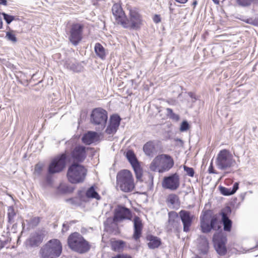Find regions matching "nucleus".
I'll return each instance as SVG.
<instances>
[{
  "label": "nucleus",
  "instance_id": "1",
  "mask_svg": "<svg viewBox=\"0 0 258 258\" xmlns=\"http://www.w3.org/2000/svg\"><path fill=\"white\" fill-rule=\"evenodd\" d=\"M70 161L71 158L66 151L52 159L48 164L45 176V181L47 184L51 185L53 183V175L62 172L66 168L67 163Z\"/></svg>",
  "mask_w": 258,
  "mask_h": 258
},
{
  "label": "nucleus",
  "instance_id": "2",
  "mask_svg": "<svg viewBox=\"0 0 258 258\" xmlns=\"http://www.w3.org/2000/svg\"><path fill=\"white\" fill-rule=\"evenodd\" d=\"M68 244L71 250L80 254L85 253L91 248L89 242L80 233L77 232L69 236Z\"/></svg>",
  "mask_w": 258,
  "mask_h": 258
},
{
  "label": "nucleus",
  "instance_id": "3",
  "mask_svg": "<svg viewBox=\"0 0 258 258\" xmlns=\"http://www.w3.org/2000/svg\"><path fill=\"white\" fill-rule=\"evenodd\" d=\"M62 244L59 240L52 239L48 241L40 249L41 258H57L62 253Z\"/></svg>",
  "mask_w": 258,
  "mask_h": 258
},
{
  "label": "nucleus",
  "instance_id": "4",
  "mask_svg": "<svg viewBox=\"0 0 258 258\" xmlns=\"http://www.w3.org/2000/svg\"><path fill=\"white\" fill-rule=\"evenodd\" d=\"M172 157L168 154L157 155L151 162L150 169L153 171L163 173L169 171L174 166Z\"/></svg>",
  "mask_w": 258,
  "mask_h": 258
},
{
  "label": "nucleus",
  "instance_id": "5",
  "mask_svg": "<svg viewBox=\"0 0 258 258\" xmlns=\"http://www.w3.org/2000/svg\"><path fill=\"white\" fill-rule=\"evenodd\" d=\"M87 175V170L83 165L73 163L69 166L67 171L68 180L73 184L82 183Z\"/></svg>",
  "mask_w": 258,
  "mask_h": 258
},
{
  "label": "nucleus",
  "instance_id": "6",
  "mask_svg": "<svg viewBox=\"0 0 258 258\" xmlns=\"http://www.w3.org/2000/svg\"><path fill=\"white\" fill-rule=\"evenodd\" d=\"M116 184L121 190L125 192L132 191L135 188L132 172L127 169L119 171L116 175Z\"/></svg>",
  "mask_w": 258,
  "mask_h": 258
},
{
  "label": "nucleus",
  "instance_id": "7",
  "mask_svg": "<svg viewBox=\"0 0 258 258\" xmlns=\"http://www.w3.org/2000/svg\"><path fill=\"white\" fill-rule=\"evenodd\" d=\"M200 226L202 232L204 233H209L212 229L218 230L221 228L217 216L209 211L201 216Z\"/></svg>",
  "mask_w": 258,
  "mask_h": 258
},
{
  "label": "nucleus",
  "instance_id": "8",
  "mask_svg": "<svg viewBox=\"0 0 258 258\" xmlns=\"http://www.w3.org/2000/svg\"><path fill=\"white\" fill-rule=\"evenodd\" d=\"M235 164V160L229 150L223 149L218 154L216 159V164L219 169L228 170L233 167Z\"/></svg>",
  "mask_w": 258,
  "mask_h": 258
},
{
  "label": "nucleus",
  "instance_id": "9",
  "mask_svg": "<svg viewBox=\"0 0 258 258\" xmlns=\"http://www.w3.org/2000/svg\"><path fill=\"white\" fill-rule=\"evenodd\" d=\"M108 119V113L105 109L98 107L92 110L90 115V122L99 126V129L103 130L106 126Z\"/></svg>",
  "mask_w": 258,
  "mask_h": 258
},
{
  "label": "nucleus",
  "instance_id": "10",
  "mask_svg": "<svg viewBox=\"0 0 258 258\" xmlns=\"http://www.w3.org/2000/svg\"><path fill=\"white\" fill-rule=\"evenodd\" d=\"M130 18L126 17L124 20V24L123 27L131 30H137L139 29L142 24L141 15L136 8L131 9L129 13Z\"/></svg>",
  "mask_w": 258,
  "mask_h": 258
},
{
  "label": "nucleus",
  "instance_id": "11",
  "mask_svg": "<svg viewBox=\"0 0 258 258\" xmlns=\"http://www.w3.org/2000/svg\"><path fill=\"white\" fill-rule=\"evenodd\" d=\"M124 155L128 162L132 165L138 180H140L143 176V169L140 162L133 150H128L124 152Z\"/></svg>",
  "mask_w": 258,
  "mask_h": 258
},
{
  "label": "nucleus",
  "instance_id": "12",
  "mask_svg": "<svg viewBox=\"0 0 258 258\" xmlns=\"http://www.w3.org/2000/svg\"><path fill=\"white\" fill-rule=\"evenodd\" d=\"M84 26L80 23H73L70 28L69 41L74 46H77L82 39Z\"/></svg>",
  "mask_w": 258,
  "mask_h": 258
},
{
  "label": "nucleus",
  "instance_id": "13",
  "mask_svg": "<svg viewBox=\"0 0 258 258\" xmlns=\"http://www.w3.org/2000/svg\"><path fill=\"white\" fill-rule=\"evenodd\" d=\"M180 185V178L179 175L175 173L168 176L164 177L162 181V186L165 189L171 190H176Z\"/></svg>",
  "mask_w": 258,
  "mask_h": 258
},
{
  "label": "nucleus",
  "instance_id": "14",
  "mask_svg": "<svg viewBox=\"0 0 258 258\" xmlns=\"http://www.w3.org/2000/svg\"><path fill=\"white\" fill-rule=\"evenodd\" d=\"M71 157L73 163H82L87 157L86 148L82 145L76 146L71 152Z\"/></svg>",
  "mask_w": 258,
  "mask_h": 258
},
{
  "label": "nucleus",
  "instance_id": "15",
  "mask_svg": "<svg viewBox=\"0 0 258 258\" xmlns=\"http://www.w3.org/2000/svg\"><path fill=\"white\" fill-rule=\"evenodd\" d=\"M113 217L115 220L120 222L125 219L131 220L132 218V211L125 206L119 205L114 209Z\"/></svg>",
  "mask_w": 258,
  "mask_h": 258
},
{
  "label": "nucleus",
  "instance_id": "16",
  "mask_svg": "<svg viewBox=\"0 0 258 258\" xmlns=\"http://www.w3.org/2000/svg\"><path fill=\"white\" fill-rule=\"evenodd\" d=\"M168 220L167 228L168 230L178 231L181 228L179 214L175 211L168 213Z\"/></svg>",
  "mask_w": 258,
  "mask_h": 258
},
{
  "label": "nucleus",
  "instance_id": "17",
  "mask_svg": "<svg viewBox=\"0 0 258 258\" xmlns=\"http://www.w3.org/2000/svg\"><path fill=\"white\" fill-rule=\"evenodd\" d=\"M121 120V117L117 114H113L111 115L109 124L105 130V133L108 135L115 134L120 124Z\"/></svg>",
  "mask_w": 258,
  "mask_h": 258
},
{
  "label": "nucleus",
  "instance_id": "18",
  "mask_svg": "<svg viewBox=\"0 0 258 258\" xmlns=\"http://www.w3.org/2000/svg\"><path fill=\"white\" fill-rule=\"evenodd\" d=\"M178 214L183 224V231L188 232L192 224L193 216L191 215L189 211L183 210H181Z\"/></svg>",
  "mask_w": 258,
  "mask_h": 258
},
{
  "label": "nucleus",
  "instance_id": "19",
  "mask_svg": "<svg viewBox=\"0 0 258 258\" xmlns=\"http://www.w3.org/2000/svg\"><path fill=\"white\" fill-rule=\"evenodd\" d=\"M112 12L117 23L123 27L126 16L120 5L114 4L112 7Z\"/></svg>",
  "mask_w": 258,
  "mask_h": 258
},
{
  "label": "nucleus",
  "instance_id": "20",
  "mask_svg": "<svg viewBox=\"0 0 258 258\" xmlns=\"http://www.w3.org/2000/svg\"><path fill=\"white\" fill-rule=\"evenodd\" d=\"M119 221L114 219V217H109L104 222V230L107 232L117 234L119 233V230L117 223Z\"/></svg>",
  "mask_w": 258,
  "mask_h": 258
},
{
  "label": "nucleus",
  "instance_id": "21",
  "mask_svg": "<svg viewBox=\"0 0 258 258\" xmlns=\"http://www.w3.org/2000/svg\"><path fill=\"white\" fill-rule=\"evenodd\" d=\"M63 67L74 73H80L83 71V66L75 59L67 58L63 60Z\"/></svg>",
  "mask_w": 258,
  "mask_h": 258
},
{
  "label": "nucleus",
  "instance_id": "22",
  "mask_svg": "<svg viewBox=\"0 0 258 258\" xmlns=\"http://www.w3.org/2000/svg\"><path fill=\"white\" fill-rule=\"evenodd\" d=\"M43 238L44 235L42 233L36 231L31 233L27 242L30 247H37L42 242Z\"/></svg>",
  "mask_w": 258,
  "mask_h": 258
},
{
  "label": "nucleus",
  "instance_id": "23",
  "mask_svg": "<svg viewBox=\"0 0 258 258\" xmlns=\"http://www.w3.org/2000/svg\"><path fill=\"white\" fill-rule=\"evenodd\" d=\"M134 223V233L133 238L137 241L141 236L143 229V224L141 219L135 216L133 219Z\"/></svg>",
  "mask_w": 258,
  "mask_h": 258
},
{
  "label": "nucleus",
  "instance_id": "24",
  "mask_svg": "<svg viewBox=\"0 0 258 258\" xmlns=\"http://www.w3.org/2000/svg\"><path fill=\"white\" fill-rule=\"evenodd\" d=\"M161 150L159 142L150 141L146 143V155L153 157Z\"/></svg>",
  "mask_w": 258,
  "mask_h": 258
},
{
  "label": "nucleus",
  "instance_id": "25",
  "mask_svg": "<svg viewBox=\"0 0 258 258\" xmlns=\"http://www.w3.org/2000/svg\"><path fill=\"white\" fill-rule=\"evenodd\" d=\"M99 140V136L97 133L93 131H89L82 137V141L87 145H90L97 142Z\"/></svg>",
  "mask_w": 258,
  "mask_h": 258
},
{
  "label": "nucleus",
  "instance_id": "26",
  "mask_svg": "<svg viewBox=\"0 0 258 258\" xmlns=\"http://www.w3.org/2000/svg\"><path fill=\"white\" fill-rule=\"evenodd\" d=\"M146 240L148 241V246L150 249L158 248L161 244V239L157 236L148 235L146 236Z\"/></svg>",
  "mask_w": 258,
  "mask_h": 258
},
{
  "label": "nucleus",
  "instance_id": "27",
  "mask_svg": "<svg viewBox=\"0 0 258 258\" xmlns=\"http://www.w3.org/2000/svg\"><path fill=\"white\" fill-rule=\"evenodd\" d=\"M198 245V249L201 254H206L209 250V243L205 236L200 237Z\"/></svg>",
  "mask_w": 258,
  "mask_h": 258
},
{
  "label": "nucleus",
  "instance_id": "28",
  "mask_svg": "<svg viewBox=\"0 0 258 258\" xmlns=\"http://www.w3.org/2000/svg\"><path fill=\"white\" fill-rule=\"evenodd\" d=\"M94 51L96 55L101 59L104 60L106 58V54L105 48L99 43H96L94 46Z\"/></svg>",
  "mask_w": 258,
  "mask_h": 258
},
{
  "label": "nucleus",
  "instance_id": "29",
  "mask_svg": "<svg viewBox=\"0 0 258 258\" xmlns=\"http://www.w3.org/2000/svg\"><path fill=\"white\" fill-rule=\"evenodd\" d=\"M239 184L238 182H235L232 188H227L223 186H220L219 189L221 193L224 196H230L234 194L238 189Z\"/></svg>",
  "mask_w": 258,
  "mask_h": 258
},
{
  "label": "nucleus",
  "instance_id": "30",
  "mask_svg": "<svg viewBox=\"0 0 258 258\" xmlns=\"http://www.w3.org/2000/svg\"><path fill=\"white\" fill-rule=\"evenodd\" d=\"M86 197L89 199H95L97 200L101 199V197L96 191L94 185L91 186L86 191Z\"/></svg>",
  "mask_w": 258,
  "mask_h": 258
},
{
  "label": "nucleus",
  "instance_id": "31",
  "mask_svg": "<svg viewBox=\"0 0 258 258\" xmlns=\"http://www.w3.org/2000/svg\"><path fill=\"white\" fill-rule=\"evenodd\" d=\"M216 250L218 253L221 255H224L227 252L225 244L222 240L218 241L215 244Z\"/></svg>",
  "mask_w": 258,
  "mask_h": 258
},
{
  "label": "nucleus",
  "instance_id": "32",
  "mask_svg": "<svg viewBox=\"0 0 258 258\" xmlns=\"http://www.w3.org/2000/svg\"><path fill=\"white\" fill-rule=\"evenodd\" d=\"M8 222L10 224H12L14 222V217L16 215L14 207L13 206H9L8 208Z\"/></svg>",
  "mask_w": 258,
  "mask_h": 258
},
{
  "label": "nucleus",
  "instance_id": "33",
  "mask_svg": "<svg viewBox=\"0 0 258 258\" xmlns=\"http://www.w3.org/2000/svg\"><path fill=\"white\" fill-rule=\"evenodd\" d=\"M125 245V242L122 240H115L112 242L111 247L114 251H118L122 249Z\"/></svg>",
  "mask_w": 258,
  "mask_h": 258
},
{
  "label": "nucleus",
  "instance_id": "34",
  "mask_svg": "<svg viewBox=\"0 0 258 258\" xmlns=\"http://www.w3.org/2000/svg\"><path fill=\"white\" fill-rule=\"evenodd\" d=\"M75 189V187L69 185L59 186L57 188V191L61 194L72 193Z\"/></svg>",
  "mask_w": 258,
  "mask_h": 258
},
{
  "label": "nucleus",
  "instance_id": "35",
  "mask_svg": "<svg viewBox=\"0 0 258 258\" xmlns=\"http://www.w3.org/2000/svg\"><path fill=\"white\" fill-rule=\"evenodd\" d=\"M1 15L3 16L4 20L8 25L10 24L16 20V16L9 15L5 12H2Z\"/></svg>",
  "mask_w": 258,
  "mask_h": 258
},
{
  "label": "nucleus",
  "instance_id": "36",
  "mask_svg": "<svg viewBox=\"0 0 258 258\" xmlns=\"http://www.w3.org/2000/svg\"><path fill=\"white\" fill-rule=\"evenodd\" d=\"M224 226V230L226 231H230L232 226V221L229 218H222Z\"/></svg>",
  "mask_w": 258,
  "mask_h": 258
},
{
  "label": "nucleus",
  "instance_id": "37",
  "mask_svg": "<svg viewBox=\"0 0 258 258\" xmlns=\"http://www.w3.org/2000/svg\"><path fill=\"white\" fill-rule=\"evenodd\" d=\"M5 38L13 43H16L17 41V38L13 31L6 32Z\"/></svg>",
  "mask_w": 258,
  "mask_h": 258
},
{
  "label": "nucleus",
  "instance_id": "38",
  "mask_svg": "<svg viewBox=\"0 0 258 258\" xmlns=\"http://www.w3.org/2000/svg\"><path fill=\"white\" fill-rule=\"evenodd\" d=\"M166 113L167 116L172 120L178 121L179 119V116L174 113L172 109L169 108H166Z\"/></svg>",
  "mask_w": 258,
  "mask_h": 258
},
{
  "label": "nucleus",
  "instance_id": "39",
  "mask_svg": "<svg viewBox=\"0 0 258 258\" xmlns=\"http://www.w3.org/2000/svg\"><path fill=\"white\" fill-rule=\"evenodd\" d=\"M231 213V208L229 206H227L223 208L221 211L222 218H229L228 216Z\"/></svg>",
  "mask_w": 258,
  "mask_h": 258
},
{
  "label": "nucleus",
  "instance_id": "40",
  "mask_svg": "<svg viewBox=\"0 0 258 258\" xmlns=\"http://www.w3.org/2000/svg\"><path fill=\"white\" fill-rule=\"evenodd\" d=\"M85 188L84 187L78 191V196L81 202H86V195H84Z\"/></svg>",
  "mask_w": 258,
  "mask_h": 258
},
{
  "label": "nucleus",
  "instance_id": "41",
  "mask_svg": "<svg viewBox=\"0 0 258 258\" xmlns=\"http://www.w3.org/2000/svg\"><path fill=\"white\" fill-rule=\"evenodd\" d=\"M40 222V218L39 217H35L32 218L30 221V224L32 227H35L38 225Z\"/></svg>",
  "mask_w": 258,
  "mask_h": 258
},
{
  "label": "nucleus",
  "instance_id": "42",
  "mask_svg": "<svg viewBox=\"0 0 258 258\" xmlns=\"http://www.w3.org/2000/svg\"><path fill=\"white\" fill-rule=\"evenodd\" d=\"M183 169L184 171L186 172V175L190 177H193L194 176L195 171L192 168L184 165Z\"/></svg>",
  "mask_w": 258,
  "mask_h": 258
},
{
  "label": "nucleus",
  "instance_id": "43",
  "mask_svg": "<svg viewBox=\"0 0 258 258\" xmlns=\"http://www.w3.org/2000/svg\"><path fill=\"white\" fill-rule=\"evenodd\" d=\"M167 200L170 204L174 205L178 200V197L175 194H170L168 196Z\"/></svg>",
  "mask_w": 258,
  "mask_h": 258
},
{
  "label": "nucleus",
  "instance_id": "44",
  "mask_svg": "<svg viewBox=\"0 0 258 258\" xmlns=\"http://www.w3.org/2000/svg\"><path fill=\"white\" fill-rule=\"evenodd\" d=\"M253 0H236L237 4L242 7L249 6Z\"/></svg>",
  "mask_w": 258,
  "mask_h": 258
},
{
  "label": "nucleus",
  "instance_id": "45",
  "mask_svg": "<svg viewBox=\"0 0 258 258\" xmlns=\"http://www.w3.org/2000/svg\"><path fill=\"white\" fill-rule=\"evenodd\" d=\"M43 165L40 163H37L34 168L35 173L38 175H40L41 174L42 169H43Z\"/></svg>",
  "mask_w": 258,
  "mask_h": 258
},
{
  "label": "nucleus",
  "instance_id": "46",
  "mask_svg": "<svg viewBox=\"0 0 258 258\" xmlns=\"http://www.w3.org/2000/svg\"><path fill=\"white\" fill-rule=\"evenodd\" d=\"M189 128V124L187 121H183L180 125V131L181 132L186 131Z\"/></svg>",
  "mask_w": 258,
  "mask_h": 258
},
{
  "label": "nucleus",
  "instance_id": "47",
  "mask_svg": "<svg viewBox=\"0 0 258 258\" xmlns=\"http://www.w3.org/2000/svg\"><path fill=\"white\" fill-rule=\"evenodd\" d=\"M66 202L70 203L72 205H78V201L77 198H71L66 200Z\"/></svg>",
  "mask_w": 258,
  "mask_h": 258
},
{
  "label": "nucleus",
  "instance_id": "48",
  "mask_svg": "<svg viewBox=\"0 0 258 258\" xmlns=\"http://www.w3.org/2000/svg\"><path fill=\"white\" fill-rule=\"evenodd\" d=\"M247 23L258 26V16L254 19H248Z\"/></svg>",
  "mask_w": 258,
  "mask_h": 258
},
{
  "label": "nucleus",
  "instance_id": "49",
  "mask_svg": "<svg viewBox=\"0 0 258 258\" xmlns=\"http://www.w3.org/2000/svg\"><path fill=\"white\" fill-rule=\"evenodd\" d=\"M112 258H132L131 256L127 254H117L116 255L113 256Z\"/></svg>",
  "mask_w": 258,
  "mask_h": 258
},
{
  "label": "nucleus",
  "instance_id": "50",
  "mask_svg": "<svg viewBox=\"0 0 258 258\" xmlns=\"http://www.w3.org/2000/svg\"><path fill=\"white\" fill-rule=\"evenodd\" d=\"M8 239L4 240L0 239V250L4 248L8 244Z\"/></svg>",
  "mask_w": 258,
  "mask_h": 258
},
{
  "label": "nucleus",
  "instance_id": "51",
  "mask_svg": "<svg viewBox=\"0 0 258 258\" xmlns=\"http://www.w3.org/2000/svg\"><path fill=\"white\" fill-rule=\"evenodd\" d=\"M153 21L155 23H158L161 21V17L159 15H155L153 18Z\"/></svg>",
  "mask_w": 258,
  "mask_h": 258
},
{
  "label": "nucleus",
  "instance_id": "52",
  "mask_svg": "<svg viewBox=\"0 0 258 258\" xmlns=\"http://www.w3.org/2000/svg\"><path fill=\"white\" fill-rule=\"evenodd\" d=\"M208 171L209 173H216L212 163L209 167Z\"/></svg>",
  "mask_w": 258,
  "mask_h": 258
},
{
  "label": "nucleus",
  "instance_id": "53",
  "mask_svg": "<svg viewBox=\"0 0 258 258\" xmlns=\"http://www.w3.org/2000/svg\"><path fill=\"white\" fill-rule=\"evenodd\" d=\"M177 3L181 4H184L187 3L188 0H175Z\"/></svg>",
  "mask_w": 258,
  "mask_h": 258
},
{
  "label": "nucleus",
  "instance_id": "54",
  "mask_svg": "<svg viewBox=\"0 0 258 258\" xmlns=\"http://www.w3.org/2000/svg\"><path fill=\"white\" fill-rule=\"evenodd\" d=\"M8 4L7 0H0V5L7 6Z\"/></svg>",
  "mask_w": 258,
  "mask_h": 258
},
{
  "label": "nucleus",
  "instance_id": "55",
  "mask_svg": "<svg viewBox=\"0 0 258 258\" xmlns=\"http://www.w3.org/2000/svg\"><path fill=\"white\" fill-rule=\"evenodd\" d=\"M63 229H65L67 231L69 228V225L67 223H63L62 225Z\"/></svg>",
  "mask_w": 258,
  "mask_h": 258
},
{
  "label": "nucleus",
  "instance_id": "56",
  "mask_svg": "<svg viewBox=\"0 0 258 258\" xmlns=\"http://www.w3.org/2000/svg\"><path fill=\"white\" fill-rule=\"evenodd\" d=\"M198 4V2L197 0H194V2L192 4V5L194 7H196V6Z\"/></svg>",
  "mask_w": 258,
  "mask_h": 258
},
{
  "label": "nucleus",
  "instance_id": "57",
  "mask_svg": "<svg viewBox=\"0 0 258 258\" xmlns=\"http://www.w3.org/2000/svg\"><path fill=\"white\" fill-rule=\"evenodd\" d=\"M145 150H146V148H145V144H144L143 146V150L144 152H145Z\"/></svg>",
  "mask_w": 258,
  "mask_h": 258
},
{
  "label": "nucleus",
  "instance_id": "58",
  "mask_svg": "<svg viewBox=\"0 0 258 258\" xmlns=\"http://www.w3.org/2000/svg\"><path fill=\"white\" fill-rule=\"evenodd\" d=\"M76 223V221H75V220L71 221L70 222V224H71L72 223Z\"/></svg>",
  "mask_w": 258,
  "mask_h": 258
},
{
  "label": "nucleus",
  "instance_id": "59",
  "mask_svg": "<svg viewBox=\"0 0 258 258\" xmlns=\"http://www.w3.org/2000/svg\"><path fill=\"white\" fill-rule=\"evenodd\" d=\"M22 226L23 227V229H24L25 227V223L23 222L22 223Z\"/></svg>",
  "mask_w": 258,
  "mask_h": 258
},
{
  "label": "nucleus",
  "instance_id": "60",
  "mask_svg": "<svg viewBox=\"0 0 258 258\" xmlns=\"http://www.w3.org/2000/svg\"><path fill=\"white\" fill-rule=\"evenodd\" d=\"M213 2L216 4H218V1L217 0H213Z\"/></svg>",
  "mask_w": 258,
  "mask_h": 258
},
{
  "label": "nucleus",
  "instance_id": "61",
  "mask_svg": "<svg viewBox=\"0 0 258 258\" xmlns=\"http://www.w3.org/2000/svg\"><path fill=\"white\" fill-rule=\"evenodd\" d=\"M192 258H202L201 257H200V256L199 255H196L195 257H192Z\"/></svg>",
  "mask_w": 258,
  "mask_h": 258
},
{
  "label": "nucleus",
  "instance_id": "62",
  "mask_svg": "<svg viewBox=\"0 0 258 258\" xmlns=\"http://www.w3.org/2000/svg\"><path fill=\"white\" fill-rule=\"evenodd\" d=\"M19 20V18H17L16 16V20L15 21H17Z\"/></svg>",
  "mask_w": 258,
  "mask_h": 258
},
{
  "label": "nucleus",
  "instance_id": "63",
  "mask_svg": "<svg viewBox=\"0 0 258 258\" xmlns=\"http://www.w3.org/2000/svg\"><path fill=\"white\" fill-rule=\"evenodd\" d=\"M255 2L258 5V0H255Z\"/></svg>",
  "mask_w": 258,
  "mask_h": 258
},
{
  "label": "nucleus",
  "instance_id": "64",
  "mask_svg": "<svg viewBox=\"0 0 258 258\" xmlns=\"http://www.w3.org/2000/svg\"><path fill=\"white\" fill-rule=\"evenodd\" d=\"M1 13H1V12H0V16L1 15Z\"/></svg>",
  "mask_w": 258,
  "mask_h": 258
}]
</instances>
